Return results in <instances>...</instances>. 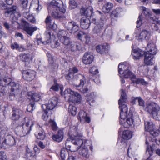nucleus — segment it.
I'll use <instances>...</instances> for the list:
<instances>
[{
  "label": "nucleus",
  "instance_id": "f257e3e1",
  "mask_svg": "<svg viewBox=\"0 0 160 160\" xmlns=\"http://www.w3.org/2000/svg\"><path fill=\"white\" fill-rule=\"evenodd\" d=\"M73 85L78 88V89L83 93L88 92L90 91L89 88L86 85L84 77L81 74L75 75L72 80Z\"/></svg>",
  "mask_w": 160,
  "mask_h": 160
},
{
  "label": "nucleus",
  "instance_id": "f03ea898",
  "mask_svg": "<svg viewBox=\"0 0 160 160\" xmlns=\"http://www.w3.org/2000/svg\"><path fill=\"white\" fill-rule=\"evenodd\" d=\"M127 100V96L125 91L122 89L121 96L118 100L119 108L120 109V117L123 121L127 118L128 114V108L125 104Z\"/></svg>",
  "mask_w": 160,
  "mask_h": 160
},
{
  "label": "nucleus",
  "instance_id": "7ed1b4c3",
  "mask_svg": "<svg viewBox=\"0 0 160 160\" xmlns=\"http://www.w3.org/2000/svg\"><path fill=\"white\" fill-rule=\"evenodd\" d=\"M24 121L25 122H23L22 126H18L17 128V130L19 129H21L18 132L20 135L22 136H24L29 133L30 131L32 130V127L34 124L33 121L28 118H24Z\"/></svg>",
  "mask_w": 160,
  "mask_h": 160
},
{
  "label": "nucleus",
  "instance_id": "20e7f679",
  "mask_svg": "<svg viewBox=\"0 0 160 160\" xmlns=\"http://www.w3.org/2000/svg\"><path fill=\"white\" fill-rule=\"evenodd\" d=\"M145 110L151 114L154 119L160 120V108L157 104L153 102L147 104Z\"/></svg>",
  "mask_w": 160,
  "mask_h": 160
},
{
  "label": "nucleus",
  "instance_id": "39448f33",
  "mask_svg": "<svg viewBox=\"0 0 160 160\" xmlns=\"http://www.w3.org/2000/svg\"><path fill=\"white\" fill-rule=\"evenodd\" d=\"M65 98L69 97L68 100L70 102L74 103H79L81 100V95L77 92L68 88L64 91Z\"/></svg>",
  "mask_w": 160,
  "mask_h": 160
},
{
  "label": "nucleus",
  "instance_id": "423d86ee",
  "mask_svg": "<svg viewBox=\"0 0 160 160\" xmlns=\"http://www.w3.org/2000/svg\"><path fill=\"white\" fill-rule=\"evenodd\" d=\"M105 21V17L104 16H102L98 20H97L96 18L92 19L93 22L96 25L93 30L94 34L99 35L101 33Z\"/></svg>",
  "mask_w": 160,
  "mask_h": 160
},
{
  "label": "nucleus",
  "instance_id": "0eeeda50",
  "mask_svg": "<svg viewBox=\"0 0 160 160\" xmlns=\"http://www.w3.org/2000/svg\"><path fill=\"white\" fill-rule=\"evenodd\" d=\"M120 76L121 77H123L126 78H130L132 82L135 83L137 84H142L143 85H147L148 83L145 81L143 79L137 78L135 76L132 74V73L130 71V70L126 71H124L123 74H120Z\"/></svg>",
  "mask_w": 160,
  "mask_h": 160
},
{
  "label": "nucleus",
  "instance_id": "6e6552de",
  "mask_svg": "<svg viewBox=\"0 0 160 160\" xmlns=\"http://www.w3.org/2000/svg\"><path fill=\"white\" fill-rule=\"evenodd\" d=\"M58 37L61 42L65 45L68 46L71 43L68 33L65 31L61 30L58 33Z\"/></svg>",
  "mask_w": 160,
  "mask_h": 160
},
{
  "label": "nucleus",
  "instance_id": "1a4fd4ad",
  "mask_svg": "<svg viewBox=\"0 0 160 160\" xmlns=\"http://www.w3.org/2000/svg\"><path fill=\"white\" fill-rule=\"evenodd\" d=\"M57 98L56 97H53L49 100L48 104L42 105V108L43 109L45 108L46 110H52L57 105Z\"/></svg>",
  "mask_w": 160,
  "mask_h": 160
},
{
  "label": "nucleus",
  "instance_id": "9d476101",
  "mask_svg": "<svg viewBox=\"0 0 160 160\" xmlns=\"http://www.w3.org/2000/svg\"><path fill=\"white\" fill-rule=\"evenodd\" d=\"M23 77L26 80L31 81L35 77L36 72L33 70L29 69L24 70L22 72Z\"/></svg>",
  "mask_w": 160,
  "mask_h": 160
},
{
  "label": "nucleus",
  "instance_id": "9b49d317",
  "mask_svg": "<svg viewBox=\"0 0 160 160\" xmlns=\"http://www.w3.org/2000/svg\"><path fill=\"white\" fill-rule=\"evenodd\" d=\"M145 129L146 131L150 132L151 134L155 137L158 136V133L154 131V125L151 121H146L144 122Z\"/></svg>",
  "mask_w": 160,
  "mask_h": 160
},
{
  "label": "nucleus",
  "instance_id": "f8f14e48",
  "mask_svg": "<svg viewBox=\"0 0 160 160\" xmlns=\"http://www.w3.org/2000/svg\"><path fill=\"white\" fill-rule=\"evenodd\" d=\"M66 28L70 33H75L79 29L78 25L74 21L69 22Z\"/></svg>",
  "mask_w": 160,
  "mask_h": 160
},
{
  "label": "nucleus",
  "instance_id": "ddd939ff",
  "mask_svg": "<svg viewBox=\"0 0 160 160\" xmlns=\"http://www.w3.org/2000/svg\"><path fill=\"white\" fill-rule=\"evenodd\" d=\"M110 48L109 45L108 43L97 46L96 47L97 52L101 54H103L108 52Z\"/></svg>",
  "mask_w": 160,
  "mask_h": 160
},
{
  "label": "nucleus",
  "instance_id": "4468645a",
  "mask_svg": "<svg viewBox=\"0 0 160 160\" xmlns=\"http://www.w3.org/2000/svg\"><path fill=\"white\" fill-rule=\"evenodd\" d=\"M15 144V138L11 135L7 136L6 138L4 140L3 142V145H5V147L12 146L14 145Z\"/></svg>",
  "mask_w": 160,
  "mask_h": 160
},
{
  "label": "nucleus",
  "instance_id": "2eb2a0df",
  "mask_svg": "<svg viewBox=\"0 0 160 160\" xmlns=\"http://www.w3.org/2000/svg\"><path fill=\"white\" fill-rule=\"evenodd\" d=\"M78 119L82 122H86L89 123L90 121V118L87 116V113L82 110H81L79 112Z\"/></svg>",
  "mask_w": 160,
  "mask_h": 160
},
{
  "label": "nucleus",
  "instance_id": "dca6fc26",
  "mask_svg": "<svg viewBox=\"0 0 160 160\" xmlns=\"http://www.w3.org/2000/svg\"><path fill=\"white\" fill-rule=\"evenodd\" d=\"M64 132L63 130L59 129L57 134H54L52 136V139L55 141L57 142H60L62 141L63 138Z\"/></svg>",
  "mask_w": 160,
  "mask_h": 160
},
{
  "label": "nucleus",
  "instance_id": "f3484780",
  "mask_svg": "<svg viewBox=\"0 0 160 160\" xmlns=\"http://www.w3.org/2000/svg\"><path fill=\"white\" fill-rule=\"evenodd\" d=\"M10 85L11 87V90L13 94L16 95L21 92V87L18 84L12 82H10Z\"/></svg>",
  "mask_w": 160,
  "mask_h": 160
},
{
  "label": "nucleus",
  "instance_id": "a211bd4d",
  "mask_svg": "<svg viewBox=\"0 0 160 160\" xmlns=\"http://www.w3.org/2000/svg\"><path fill=\"white\" fill-rule=\"evenodd\" d=\"M147 49L148 53L152 55H155L157 53V49L155 44L152 42H149L148 44Z\"/></svg>",
  "mask_w": 160,
  "mask_h": 160
},
{
  "label": "nucleus",
  "instance_id": "6ab92c4d",
  "mask_svg": "<svg viewBox=\"0 0 160 160\" xmlns=\"http://www.w3.org/2000/svg\"><path fill=\"white\" fill-rule=\"evenodd\" d=\"M12 113V116L11 117L12 119L13 120H18L22 115V112L19 109H14Z\"/></svg>",
  "mask_w": 160,
  "mask_h": 160
},
{
  "label": "nucleus",
  "instance_id": "aec40b11",
  "mask_svg": "<svg viewBox=\"0 0 160 160\" xmlns=\"http://www.w3.org/2000/svg\"><path fill=\"white\" fill-rule=\"evenodd\" d=\"M93 59L94 57L93 55L86 53L83 57V62L85 64H90L92 62Z\"/></svg>",
  "mask_w": 160,
  "mask_h": 160
},
{
  "label": "nucleus",
  "instance_id": "412c9836",
  "mask_svg": "<svg viewBox=\"0 0 160 160\" xmlns=\"http://www.w3.org/2000/svg\"><path fill=\"white\" fill-rule=\"evenodd\" d=\"M146 52L141 50L140 49H133L132 51V54L133 56V58L136 59H138L140 57L145 54Z\"/></svg>",
  "mask_w": 160,
  "mask_h": 160
},
{
  "label": "nucleus",
  "instance_id": "4be33fe9",
  "mask_svg": "<svg viewBox=\"0 0 160 160\" xmlns=\"http://www.w3.org/2000/svg\"><path fill=\"white\" fill-rule=\"evenodd\" d=\"M45 36L43 39V41H42V43L44 44H48L50 43L52 39V35L51 31L50 30H48L45 32Z\"/></svg>",
  "mask_w": 160,
  "mask_h": 160
},
{
  "label": "nucleus",
  "instance_id": "5701e85b",
  "mask_svg": "<svg viewBox=\"0 0 160 160\" xmlns=\"http://www.w3.org/2000/svg\"><path fill=\"white\" fill-rule=\"evenodd\" d=\"M72 142L77 146H78L80 148L85 144L86 140L85 139H81L78 138L76 136L75 138L72 139Z\"/></svg>",
  "mask_w": 160,
  "mask_h": 160
},
{
  "label": "nucleus",
  "instance_id": "b1692460",
  "mask_svg": "<svg viewBox=\"0 0 160 160\" xmlns=\"http://www.w3.org/2000/svg\"><path fill=\"white\" fill-rule=\"evenodd\" d=\"M81 27L83 29H87L90 25V22L87 18H83L81 19Z\"/></svg>",
  "mask_w": 160,
  "mask_h": 160
},
{
  "label": "nucleus",
  "instance_id": "393cba45",
  "mask_svg": "<svg viewBox=\"0 0 160 160\" xmlns=\"http://www.w3.org/2000/svg\"><path fill=\"white\" fill-rule=\"evenodd\" d=\"M81 13L82 15H84L86 17H90L93 12V9L92 7H90L85 8H82L80 10Z\"/></svg>",
  "mask_w": 160,
  "mask_h": 160
},
{
  "label": "nucleus",
  "instance_id": "a878e982",
  "mask_svg": "<svg viewBox=\"0 0 160 160\" xmlns=\"http://www.w3.org/2000/svg\"><path fill=\"white\" fill-rule=\"evenodd\" d=\"M79 151V153L80 155L86 158H88L89 157L88 150L85 144L82 147H80Z\"/></svg>",
  "mask_w": 160,
  "mask_h": 160
},
{
  "label": "nucleus",
  "instance_id": "bb28decb",
  "mask_svg": "<svg viewBox=\"0 0 160 160\" xmlns=\"http://www.w3.org/2000/svg\"><path fill=\"white\" fill-rule=\"evenodd\" d=\"M127 118L126 122L123 123V126L126 128H128L130 126L132 125L133 122V119L132 113H129L127 117Z\"/></svg>",
  "mask_w": 160,
  "mask_h": 160
},
{
  "label": "nucleus",
  "instance_id": "cd10ccee",
  "mask_svg": "<svg viewBox=\"0 0 160 160\" xmlns=\"http://www.w3.org/2000/svg\"><path fill=\"white\" fill-rule=\"evenodd\" d=\"M145 58L144 59V63L148 65H152L153 63L152 59L153 58V55H152L148 53L147 52H145Z\"/></svg>",
  "mask_w": 160,
  "mask_h": 160
},
{
  "label": "nucleus",
  "instance_id": "c85d7f7f",
  "mask_svg": "<svg viewBox=\"0 0 160 160\" xmlns=\"http://www.w3.org/2000/svg\"><path fill=\"white\" fill-rule=\"evenodd\" d=\"M28 98L33 102L38 101L40 99V96L38 93H32V92H29L28 94Z\"/></svg>",
  "mask_w": 160,
  "mask_h": 160
},
{
  "label": "nucleus",
  "instance_id": "c756f323",
  "mask_svg": "<svg viewBox=\"0 0 160 160\" xmlns=\"http://www.w3.org/2000/svg\"><path fill=\"white\" fill-rule=\"evenodd\" d=\"M49 13H50L52 16L54 18L58 19L64 18V17L61 13H60L59 11L56 10H50Z\"/></svg>",
  "mask_w": 160,
  "mask_h": 160
},
{
  "label": "nucleus",
  "instance_id": "7c9ffc66",
  "mask_svg": "<svg viewBox=\"0 0 160 160\" xmlns=\"http://www.w3.org/2000/svg\"><path fill=\"white\" fill-rule=\"evenodd\" d=\"M150 36V33L149 31L145 30H142L139 34V39H145L148 40Z\"/></svg>",
  "mask_w": 160,
  "mask_h": 160
},
{
  "label": "nucleus",
  "instance_id": "2f4dec72",
  "mask_svg": "<svg viewBox=\"0 0 160 160\" xmlns=\"http://www.w3.org/2000/svg\"><path fill=\"white\" fill-rule=\"evenodd\" d=\"M113 7V3L108 2L105 4L102 8V10L103 12L107 13L112 9Z\"/></svg>",
  "mask_w": 160,
  "mask_h": 160
},
{
  "label": "nucleus",
  "instance_id": "473e14b6",
  "mask_svg": "<svg viewBox=\"0 0 160 160\" xmlns=\"http://www.w3.org/2000/svg\"><path fill=\"white\" fill-rule=\"evenodd\" d=\"M59 6V3L58 2L54 0H52L51 2L50 5L48 7V12H49L50 10L51 9L58 11Z\"/></svg>",
  "mask_w": 160,
  "mask_h": 160
},
{
  "label": "nucleus",
  "instance_id": "72a5a7b5",
  "mask_svg": "<svg viewBox=\"0 0 160 160\" xmlns=\"http://www.w3.org/2000/svg\"><path fill=\"white\" fill-rule=\"evenodd\" d=\"M38 28L36 27H25L24 28V30L30 36H31L34 31H36Z\"/></svg>",
  "mask_w": 160,
  "mask_h": 160
},
{
  "label": "nucleus",
  "instance_id": "f704fd0d",
  "mask_svg": "<svg viewBox=\"0 0 160 160\" xmlns=\"http://www.w3.org/2000/svg\"><path fill=\"white\" fill-rule=\"evenodd\" d=\"M11 48L12 49H16L20 52H23L25 50V49L22 45H19L17 42H15L11 44Z\"/></svg>",
  "mask_w": 160,
  "mask_h": 160
},
{
  "label": "nucleus",
  "instance_id": "c9c22d12",
  "mask_svg": "<svg viewBox=\"0 0 160 160\" xmlns=\"http://www.w3.org/2000/svg\"><path fill=\"white\" fill-rule=\"evenodd\" d=\"M52 39L50 43H51V47L53 48H55L58 47L60 45V43L58 41V39L55 38L53 35H52Z\"/></svg>",
  "mask_w": 160,
  "mask_h": 160
},
{
  "label": "nucleus",
  "instance_id": "e433bc0d",
  "mask_svg": "<svg viewBox=\"0 0 160 160\" xmlns=\"http://www.w3.org/2000/svg\"><path fill=\"white\" fill-rule=\"evenodd\" d=\"M19 56L22 61L25 62H29L32 59L30 57V54L28 53H22L20 54Z\"/></svg>",
  "mask_w": 160,
  "mask_h": 160
},
{
  "label": "nucleus",
  "instance_id": "4c0bfd02",
  "mask_svg": "<svg viewBox=\"0 0 160 160\" xmlns=\"http://www.w3.org/2000/svg\"><path fill=\"white\" fill-rule=\"evenodd\" d=\"M17 8L16 6H13L10 8H8L7 10L4 12L5 16L8 17L9 14L12 15L17 10Z\"/></svg>",
  "mask_w": 160,
  "mask_h": 160
},
{
  "label": "nucleus",
  "instance_id": "58836bf2",
  "mask_svg": "<svg viewBox=\"0 0 160 160\" xmlns=\"http://www.w3.org/2000/svg\"><path fill=\"white\" fill-rule=\"evenodd\" d=\"M60 155L62 160H66L69 156L68 151L65 148H62L61 150Z\"/></svg>",
  "mask_w": 160,
  "mask_h": 160
},
{
  "label": "nucleus",
  "instance_id": "ea45409f",
  "mask_svg": "<svg viewBox=\"0 0 160 160\" xmlns=\"http://www.w3.org/2000/svg\"><path fill=\"white\" fill-rule=\"evenodd\" d=\"M154 145H152V146H148L147 148L146 151V154L147 155H149V156L146 160H151L150 157L151 156L153 153L154 148L153 147Z\"/></svg>",
  "mask_w": 160,
  "mask_h": 160
},
{
  "label": "nucleus",
  "instance_id": "a19ab883",
  "mask_svg": "<svg viewBox=\"0 0 160 160\" xmlns=\"http://www.w3.org/2000/svg\"><path fill=\"white\" fill-rule=\"evenodd\" d=\"M122 11V9L120 8H118L114 9L112 11L111 16L112 17L117 18L119 16L120 13Z\"/></svg>",
  "mask_w": 160,
  "mask_h": 160
},
{
  "label": "nucleus",
  "instance_id": "79ce46f5",
  "mask_svg": "<svg viewBox=\"0 0 160 160\" xmlns=\"http://www.w3.org/2000/svg\"><path fill=\"white\" fill-rule=\"evenodd\" d=\"M138 102L139 106L144 107V101L140 97H136L132 101V102L135 104L136 102Z\"/></svg>",
  "mask_w": 160,
  "mask_h": 160
},
{
  "label": "nucleus",
  "instance_id": "37998d69",
  "mask_svg": "<svg viewBox=\"0 0 160 160\" xmlns=\"http://www.w3.org/2000/svg\"><path fill=\"white\" fill-rule=\"evenodd\" d=\"M132 137V133L129 130H125L123 132L122 137L125 139H129Z\"/></svg>",
  "mask_w": 160,
  "mask_h": 160
},
{
  "label": "nucleus",
  "instance_id": "c03bdc74",
  "mask_svg": "<svg viewBox=\"0 0 160 160\" xmlns=\"http://www.w3.org/2000/svg\"><path fill=\"white\" fill-rule=\"evenodd\" d=\"M94 97V94L93 93H90V95L87 97V101L91 106L93 105V103L95 102Z\"/></svg>",
  "mask_w": 160,
  "mask_h": 160
},
{
  "label": "nucleus",
  "instance_id": "a18cd8bd",
  "mask_svg": "<svg viewBox=\"0 0 160 160\" xmlns=\"http://www.w3.org/2000/svg\"><path fill=\"white\" fill-rule=\"evenodd\" d=\"M66 146L68 150L72 152H75L80 148L78 146H77L74 144H73L72 145H70L66 144Z\"/></svg>",
  "mask_w": 160,
  "mask_h": 160
},
{
  "label": "nucleus",
  "instance_id": "49530a36",
  "mask_svg": "<svg viewBox=\"0 0 160 160\" xmlns=\"http://www.w3.org/2000/svg\"><path fill=\"white\" fill-rule=\"evenodd\" d=\"M68 112L72 116H75L77 112L76 108L72 105H70L68 108Z\"/></svg>",
  "mask_w": 160,
  "mask_h": 160
},
{
  "label": "nucleus",
  "instance_id": "de8ad7c7",
  "mask_svg": "<svg viewBox=\"0 0 160 160\" xmlns=\"http://www.w3.org/2000/svg\"><path fill=\"white\" fill-rule=\"evenodd\" d=\"M70 48L72 51H74L77 50H79L81 48V45L80 44H77L75 43L71 44Z\"/></svg>",
  "mask_w": 160,
  "mask_h": 160
},
{
  "label": "nucleus",
  "instance_id": "09e8293b",
  "mask_svg": "<svg viewBox=\"0 0 160 160\" xmlns=\"http://www.w3.org/2000/svg\"><path fill=\"white\" fill-rule=\"evenodd\" d=\"M125 62L123 63H121L119 64L118 68V72L119 74H123L124 71V68L125 67Z\"/></svg>",
  "mask_w": 160,
  "mask_h": 160
},
{
  "label": "nucleus",
  "instance_id": "8fccbe9b",
  "mask_svg": "<svg viewBox=\"0 0 160 160\" xmlns=\"http://www.w3.org/2000/svg\"><path fill=\"white\" fill-rule=\"evenodd\" d=\"M78 4L74 0H69V7L71 9L76 8Z\"/></svg>",
  "mask_w": 160,
  "mask_h": 160
},
{
  "label": "nucleus",
  "instance_id": "3c124183",
  "mask_svg": "<svg viewBox=\"0 0 160 160\" xmlns=\"http://www.w3.org/2000/svg\"><path fill=\"white\" fill-rule=\"evenodd\" d=\"M49 122L52 127V129L54 131H56L58 129V127L56 123L53 120H50Z\"/></svg>",
  "mask_w": 160,
  "mask_h": 160
},
{
  "label": "nucleus",
  "instance_id": "603ef678",
  "mask_svg": "<svg viewBox=\"0 0 160 160\" xmlns=\"http://www.w3.org/2000/svg\"><path fill=\"white\" fill-rule=\"evenodd\" d=\"M34 102H32L31 103H30L27 107V110L28 111L31 112L35 109Z\"/></svg>",
  "mask_w": 160,
  "mask_h": 160
},
{
  "label": "nucleus",
  "instance_id": "864d4df0",
  "mask_svg": "<svg viewBox=\"0 0 160 160\" xmlns=\"http://www.w3.org/2000/svg\"><path fill=\"white\" fill-rule=\"evenodd\" d=\"M141 9L144 12V13L146 16L150 18L151 15L148 9L143 7H141Z\"/></svg>",
  "mask_w": 160,
  "mask_h": 160
},
{
  "label": "nucleus",
  "instance_id": "5fc2aeb1",
  "mask_svg": "<svg viewBox=\"0 0 160 160\" xmlns=\"http://www.w3.org/2000/svg\"><path fill=\"white\" fill-rule=\"evenodd\" d=\"M36 137L38 139L43 140L45 137V133L41 131V132H39L38 133Z\"/></svg>",
  "mask_w": 160,
  "mask_h": 160
},
{
  "label": "nucleus",
  "instance_id": "6e6d98bb",
  "mask_svg": "<svg viewBox=\"0 0 160 160\" xmlns=\"http://www.w3.org/2000/svg\"><path fill=\"white\" fill-rule=\"evenodd\" d=\"M89 71L93 74H96L98 73V69L96 66H93L90 69Z\"/></svg>",
  "mask_w": 160,
  "mask_h": 160
},
{
  "label": "nucleus",
  "instance_id": "4d7b16f0",
  "mask_svg": "<svg viewBox=\"0 0 160 160\" xmlns=\"http://www.w3.org/2000/svg\"><path fill=\"white\" fill-rule=\"evenodd\" d=\"M51 17L50 16H48L47 17L45 21L47 25L50 28L52 27V26L51 25Z\"/></svg>",
  "mask_w": 160,
  "mask_h": 160
},
{
  "label": "nucleus",
  "instance_id": "13d9d810",
  "mask_svg": "<svg viewBox=\"0 0 160 160\" xmlns=\"http://www.w3.org/2000/svg\"><path fill=\"white\" fill-rule=\"evenodd\" d=\"M85 34L83 32L80 31L78 32L77 35V36L79 39L83 41V37Z\"/></svg>",
  "mask_w": 160,
  "mask_h": 160
},
{
  "label": "nucleus",
  "instance_id": "bf43d9fd",
  "mask_svg": "<svg viewBox=\"0 0 160 160\" xmlns=\"http://www.w3.org/2000/svg\"><path fill=\"white\" fill-rule=\"evenodd\" d=\"M27 19L28 21L32 23L35 24L36 22L35 18L32 15H30L28 18Z\"/></svg>",
  "mask_w": 160,
  "mask_h": 160
},
{
  "label": "nucleus",
  "instance_id": "052dcab7",
  "mask_svg": "<svg viewBox=\"0 0 160 160\" xmlns=\"http://www.w3.org/2000/svg\"><path fill=\"white\" fill-rule=\"evenodd\" d=\"M44 111V113L42 116V119L45 121H47L48 119V115H47V110H45V108L43 109Z\"/></svg>",
  "mask_w": 160,
  "mask_h": 160
},
{
  "label": "nucleus",
  "instance_id": "680f3d73",
  "mask_svg": "<svg viewBox=\"0 0 160 160\" xmlns=\"http://www.w3.org/2000/svg\"><path fill=\"white\" fill-rule=\"evenodd\" d=\"M28 4V1L27 0H22V7L23 8V9L27 8Z\"/></svg>",
  "mask_w": 160,
  "mask_h": 160
},
{
  "label": "nucleus",
  "instance_id": "e2e57ef3",
  "mask_svg": "<svg viewBox=\"0 0 160 160\" xmlns=\"http://www.w3.org/2000/svg\"><path fill=\"white\" fill-rule=\"evenodd\" d=\"M83 41H84L86 44H88L90 41V38L88 35L85 34L83 37Z\"/></svg>",
  "mask_w": 160,
  "mask_h": 160
},
{
  "label": "nucleus",
  "instance_id": "0e129e2a",
  "mask_svg": "<svg viewBox=\"0 0 160 160\" xmlns=\"http://www.w3.org/2000/svg\"><path fill=\"white\" fill-rule=\"evenodd\" d=\"M138 19H139V20H138L137 21V28H139L142 23V20L141 16H139V17H138Z\"/></svg>",
  "mask_w": 160,
  "mask_h": 160
},
{
  "label": "nucleus",
  "instance_id": "69168bd1",
  "mask_svg": "<svg viewBox=\"0 0 160 160\" xmlns=\"http://www.w3.org/2000/svg\"><path fill=\"white\" fill-rule=\"evenodd\" d=\"M6 159L5 154L2 152H0V159L1 160H5Z\"/></svg>",
  "mask_w": 160,
  "mask_h": 160
},
{
  "label": "nucleus",
  "instance_id": "338daca9",
  "mask_svg": "<svg viewBox=\"0 0 160 160\" xmlns=\"http://www.w3.org/2000/svg\"><path fill=\"white\" fill-rule=\"evenodd\" d=\"M7 5L3 2H1L0 3V8L2 9L7 10L8 8Z\"/></svg>",
  "mask_w": 160,
  "mask_h": 160
},
{
  "label": "nucleus",
  "instance_id": "774afa93",
  "mask_svg": "<svg viewBox=\"0 0 160 160\" xmlns=\"http://www.w3.org/2000/svg\"><path fill=\"white\" fill-rule=\"evenodd\" d=\"M50 89L54 91H57L59 90V85L57 84L53 85L51 88Z\"/></svg>",
  "mask_w": 160,
  "mask_h": 160
}]
</instances>
